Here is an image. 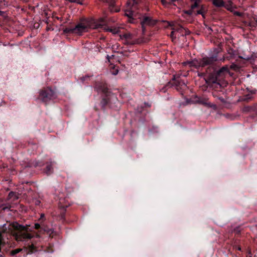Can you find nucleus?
Listing matches in <instances>:
<instances>
[{
  "instance_id": "nucleus-28",
  "label": "nucleus",
  "mask_w": 257,
  "mask_h": 257,
  "mask_svg": "<svg viewBox=\"0 0 257 257\" xmlns=\"http://www.w3.org/2000/svg\"><path fill=\"white\" fill-rule=\"evenodd\" d=\"M192 1H193V2H198L199 3L200 2V0H191Z\"/></svg>"
},
{
  "instance_id": "nucleus-8",
  "label": "nucleus",
  "mask_w": 257,
  "mask_h": 257,
  "mask_svg": "<svg viewBox=\"0 0 257 257\" xmlns=\"http://www.w3.org/2000/svg\"><path fill=\"white\" fill-rule=\"evenodd\" d=\"M176 32H179L181 36L187 35L190 34V31L186 28H183L181 26H178L175 28Z\"/></svg>"
},
{
  "instance_id": "nucleus-7",
  "label": "nucleus",
  "mask_w": 257,
  "mask_h": 257,
  "mask_svg": "<svg viewBox=\"0 0 257 257\" xmlns=\"http://www.w3.org/2000/svg\"><path fill=\"white\" fill-rule=\"evenodd\" d=\"M219 76L220 75L217 72L209 74L208 77L205 80L206 83L208 85L216 84L220 85V79L219 78Z\"/></svg>"
},
{
  "instance_id": "nucleus-21",
  "label": "nucleus",
  "mask_w": 257,
  "mask_h": 257,
  "mask_svg": "<svg viewBox=\"0 0 257 257\" xmlns=\"http://www.w3.org/2000/svg\"><path fill=\"white\" fill-rule=\"evenodd\" d=\"M2 207V209L3 210H5L6 209H9L10 208H11V206L9 205L8 206H6V207Z\"/></svg>"
},
{
  "instance_id": "nucleus-6",
  "label": "nucleus",
  "mask_w": 257,
  "mask_h": 257,
  "mask_svg": "<svg viewBox=\"0 0 257 257\" xmlns=\"http://www.w3.org/2000/svg\"><path fill=\"white\" fill-rule=\"evenodd\" d=\"M53 91L49 88H47L45 90H42L40 92V96L42 100L44 102H47L49 100L52 99L54 97Z\"/></svg>"
},
{
  "instance_id": "nucleus-9",
  "label": "nucleus",
  "mask_w": 257,
  "mask_h": 257,
  "mask_svg": "<svg viewBox=\"0 0 257 257\" xmlns=\"http://www.w3.org/2000/svg\"><path fill=\"white\" fill-rule=\"evenodd\" d=\"M127 5L128 8L125 12V15L126 16L130 19H133L134 17V13L132 10H130L131 9L130 8V5H131V3L128 2L127 3ZM130 21L131 23H133V22L131 20H130Z\"/></svg>"
},
{
  "instance_id": "nucleus-13",
  "label": "nucleus",
  "mask_w": 257,
  "mask_h": 257,
  "mask_svg": "<svg viewBox=\"0 0 257 257\" xmlns=\"http://www.w3.org/2000/svg\"><path fill=\"white\" fill-rule=\"evenodd\" d=\"M106 31H109L113 34H115L119 32V30L117 28H111L106 29Z\"/></svg>"
},
{
  "instance_id": "nucleus-32",
  "label": "nucleus",
  "mask_w": 257,
  "mask_h": 257,
  "mask_svg": "<svg viewBox=\"0 0 257 257\" xmlns=\"http://www.w3.org/2000/svg\"><path fill=\"white\" fill-rule=\"evenodd\" d=\"M183 85H184V87H186V85H185V84L184 83H183Z\"/></svg>"
},
{
  "instance_id": "nucleus-12",
  "label": "nucleus",
  "mask_w": 257,
  "mask_h": 257,
  "mask_svg": "<svg viewBox=\"0 0 257 257\" xmlns=\"http://www.w3.org/2000/svg\"><path fill=\"white\" fill-rule=\"evenodd\" d=\"M19 198L18 195L14 192H11L9 193L8 195V199L12 200L13 201L17 200Z\"/></svg>"
},
{
  "instance_id": "nucleus-4",
  "label": "nucleus",
  "mask_w": 257,
  "mask_h": 257,
  "mask_svg": "<svg viewBox=\"0 0 257 257\" xmlns=\"http://www.w3.org/2000/svg\"><path fill=\"white\" fill-rule=\"evenodd\" d=\"M120 39L123 43L126 45H135L140 43L139 40L135 39L134 35L130 33L120 35Z\"/></svg>"
},
{
  "instance_id": "nucleus-17",
  "label": "nucleus",
  "mask_w": 257,
  "mask_h": 257,
  "mask_svg": "<svg viewBox=\"0 0 257 257\" xmlns=\"http://www.w3.org/2000/svg\"><path fill=\"white\" fill-rule=\"evenodd\" d=\"M64 32L74 34L73 28H66L65 29Z\"/></svg>"
},
{
  "instance_id": "nucleus-34",
  "label": "nucleus",
  "mask_w": 257,
  "mask_h": 257,
  "mask_svg": "<svg viewBox=\"0 0 257 257\" xmlns=\"http://www.w3.org/2000/svg\"><path fill=\"white\" fill-rule=\"evenodd\" d=\"M197 14H201V13H200V12L199 11H198Z\"/></svg>"
},
{
  "instance_id": "nucleus-22",
  "label": "nucleus",
  "mask_w": 257,
  "mask_h": 257,
  "mask_svg": "<svg viewBox=\"0 0 257 257\" xmlns=\"http://www.w3.org/2000/svg\"><path fill=\"white\" fill-rule=\"evenodd\" d=\"M40 227V225L39 223L35 224V228L36 229H39Z\"/></svg>"
},
{
  "instance_id": "nucleus-30",
  "label": "nucleus",
  "mask_w": 257,
  "mask_h": 257,
  "mask_svg": "<svg viewBox=\"0 0 257 257\" xmlns=\"http://www.w3.org/2000/svg\"><path fill=\"white\" fill-rule=\"evenodd\" d=\"M162 3L164 5L165 3V0H161Z\"/></svg>"
},
{
  "instance_id": "nucleus-14",
  "label": "nucleus",
  "mask_w": 257,
  "mask_h": 257,
  "mask_svg": "<svg viewBox=\"0 0 257 257\" xmlns=\"http://www.w3.org/2000/svg\"><path fill=\"white\" fill-rule=\"evenodd\" d=\"M228 69L227 67H223L222 68H221L217 72L218 74L220 75L222 73H223L224 72H228Z\"/></svg>"
},
{
  "instance_id": "nucleus-15",
  "label": "nucleus",
  "mask_w": 257,
  "mask_h": 257,
  "mask_svg": "<svg viewBox=\"0 0 257 257\" xmlns=\"http://www.w3.org/2000/svg\"><path fill=\"white\" fill-rule=\"evenodd\" d=\"M51 170H52L51 165H48L46 167V173L47 174H51L52 172Z\"/></svg>"
},
{
  "instance_id": "nucleus-25",
  "label": "nucleus",
  "mask_w": 257,
  "mask_h": 257,
  "mask_svg": "<svg viewBox=\"0 0 257 257\" xmlns=\"http://www.w3.org/2000/svg\"><path fill=\"white\" fill-rule=\"evenodd\" d=\"M234 14L237 15V16H240L241 15V13H239V12H235L234 13Z\"/></svg>"
},
{
  "instance_id": "nucleus-24",
  "label": "nucleus",
  "mask_w": 257,
  "mask_h": 257,
  "mask_svg": "<svg viewBox=\"0 0 257 257\" xmlns=\"http://www.w3.org/2000/svg\"><path fill=\"white\" fill-rule=\"evenodd\" d=\"M118 72V70H115L114 72H112V74L113 75H115L117 74Z\"/></svg>"
},
{
  "instance_id": "nucleus-33",
  "label": "nucleus",
  "mask_w": 257,
  "mask_h": 257,
  "mask_svg": "<svg viewBox=\"0 0 257 257\" xmlns=\"http://www.w3.org/2000/svg\"><path fill=\"white\" fill-rule=\"evenodd\" d=\"M238 250H241V248H240V247H238Z\"/></svg>"
},
{
  "instance_id": "nucleus-5",
  "label": "nucleus",
  "mask_w": 257,
  "mask_h": 257,
  "mask_svg": "<svg viewBox=\"0 0 257 257\" xmlns=\"http://www.w3.org/2000/svg\"><path fill=\"white\" fill-rule=\"evenodd\" d=\"M157 23L156 20L153 19L151 17L144 16L141 20L142 31L143 33L145 32V27L146 26H153Z\"/></svg>"
},
{
  "instance_id": "nucleus-19",
  "label": "nucleus",
  "mask_w": 257,
  "mask_h": 257,
  "mask_svg": "<svg viewBox=\"0 0 257 257\" xmlns=\"http://www.w3.org/2000/svg\"><path fill=\"white\" fill-rule=\"evenodd\" d=\"M185 13L186 14H187L189 15H192L193 14V10L191 9L190 10L185 11Z\"/></svg>"
},
{
  "instance_id": "nucleus-16",
  "label": "nucleus",
  "mask_w": 257,
  "mask_h": 257,
  "mask_svg": "<svg viewBox=\"0 0 257 257\" xmlns=\"http://www.w3.org/2000/svg\"><path fill=\"white\" fill-rule=\"evenodd\" d=\"M21 250H22L21 249L18 248V249H16L15 250H12L11 253L12 255H14L20 252Z\"/></svg>"
},
{
  "instance_id": "nucleus-36",
  "label": "nucleus",
  "mask_w": 257,
  "mask_h": 257,
  "mask_svg": "<svg viewBox=\"0 0 257 257\" xmlns=\"http://www.w3.org/2000/svg\"><path fill=\"white\" fill-rule=\"evenodd\" d=\"M0 256H2L1 254H0Z\"/></svg>"
},
{
  "instance_id": "nucleus-26",
  "label": "nucleus",
  "mask_w": 257,
  "mask_h": 257,
  "mask_svg": "<svg viewBox=\"0 0 257 257\" xmlns=\"http://www.w3.org/2000/svg\"><path fill=\"white\" fill-rule=\"evenodd\" d=\"M115 46L116 47V49H118V47H119L120 46H119L118 44H115V45H113V49H114V47H115Z\"/></svg>"
},
{
  "instance_id": "nucleus-31",
  "label": "nucleus",
  "mask_w": 257,
  "mask_h": 257,
  "mask_svg": "<svg viewBox=\"0 0 257 257\" xmlns=\"http://www.w3.org/2000/svg\"><path fill=\"white\" fill-rule=\"evenodd\" d=\"M107 58L108 60L109 61L110 57L108 55H107Z\"/></svg>"
},
{
  "instance_id": "nucleus-27",
  "label": "nucleus",
  "mask_w": 257,
  "mask_h": 257,
  "mask_svg": "<svg viewBox=\"0 0 257 257\" xmlns=\"http://www.w3.org/2000/svg\"><path fill=\"white\" fill-rule=\"evenodd\" d=\"M44 216H44V214H41V216H40V219H43V218H44Z\"/></svg>"
},
{
  "instance_id": "nucleus-1",
  "label": "nucleus",
  "mask_w": 257,
  "mask_h": 257,
  "mask_svg": "<svg viewBox=\"0 0 257 257\" xmlns=\"http://www.w3.org/2000/svg\"><path fill=\"white\" fill-rule=\"evenodd\" d=\"M12 228L14 229L12 233L17 241H22L25 243V245L29 247L31 252L34 249V246L31 241L34 235L30 232V229L27 226H24L17 222L12 224Z\"/></svg>"
},
{
  "instance_id": "nucleus-18",
  "label": "nucleus",
  "mask_w": 257,
  "mask_h": 257,
  "mask_svg": "<svg viewBox=\"0 0 257 257\" xmlns=\"http://www.w3.org/2000/svg\"><path fill=\"white\" fill-rule=\"evenodd\" d=\"M194 4L191 6V9L193 10L198 6V2H194Z\"/></svg>"
},
{
  "instance_id": "nucleus-20",
  "label": "nucleus",
  "mask_w": 257,
  "mask_h": 257,
  "mask_svg": "<svg viewBox=\"0 0 257 257\" xmlns=\"http://www.w3.org/2000/svg\"><path fill=\"white\" fill-rule=\"evenodd\" d=\"M172 30H172V32H171V37H174V33H175V32H176V31H175V28H173L172 29Z\"/></svg>"
},
{
  "instance_id": "nucleus-29",
  "label": "nucleus",
  "mask_w": 257,
  "mask_h": 257,
  "mask_svg": "<svg viewBox=\"0 0 257 257\" xmlns=\"http://www.w3.org/2000/svg\"><path fill=\"white\" fill-rule=\"evenodd\" d=\"M4 14V12L0 11V15H1V16H3Z\"/></svg>"
},
{
  "instance_id": "nucleus-10",
  "label": "nucleus",
  "mask_w": 257,
  "mask_h": 257,
  "mask_svg": "<svg viewBox=\"0 0 257 257\" xmlns=\"http://www.w3.org/2000/svg\"><path fill=\"white\" fill-rule=\"evenodd\" d=\"M198 102L206 106H208L210 107L212 106V105L209 102H208V99L207 98H200L198 99Z\"/></svg>"
},
{
  "instance_id": "nucleus-35",
  "label": "nucleus",
  "mask_w": 257,
  "mask_h": 257,
  "mask_svg": "<svg viewBox=\"0 0 257 257\" xmlns=\"http://www.w3.org/2000/svg\"><path fill=\"white\" fill-rule=\"evenodd\" d=\"M175 1H176V0H171V1L172 2H175Z\"/></svg>"
},
{
  "instance_id": "nucleus-23",
  "label": "nucleus",
  "mask_w": 257,
  "mask_h": 257,
  "mask_svg": "<svg viewBox=\"0 0 257 257\" xmlns=\"http://www.w3.org/2000/svg\"><path fill=\"white\" fill-rule=\"evenodd\" d=\"M35 204L36 205H40V201L38 200H37L35 201Z\"/></svg>"
},
{
  "instance_id": "nucleus-2",
  "label": "nucleus",
  "mask_w": 257,
  "mask_h": 257,
  "mask_svg": "<svg viewBox=\"0 0 257 257\" xmlns=\"http://www.w3.org/2000/svg\"><path fill=\"white\" fill-rule=\"evenodd\" d=\"M105 22L104 18H101L98 21L90 20L80 23L73 28V33L81 35L82 33L87 32L88 29H96L102 28Z\"/></svg>"
},
{
  "instance_id": "nucleus-3",
  "label": "nucleus",
  "mask_w": 257,
  "mask_h": 257,
  "mask_svg": "<svg viewBox=\"0 0 257 257\" xmlns=\"http://www.w3.org/2000/svg\"><path fill=\"white\" fill-rule=\"evenodd\" d=\"M216 59L214 57H205L201 60L194 59L191 61H187L184 63L185 65L189 64L190 66H194L196 68L204 67L211 64Z\"/></svg>"
},
{
  "instance_id": "nucleus-11",
  "label": "nucleus",
  "mask_w": 257,
  "mask_h": 257,
  "mask_svg": "<svg viewBox=\"0 0 257 257\" xmlns=\"http://www.w3.org/2000/svg\"><path fill=\"white\" fill-rule=\"evenodd\" d=\"M212 4L217 7H222L224 6V2L223 0H212Z\"/></svg>"
}]
</instances>
